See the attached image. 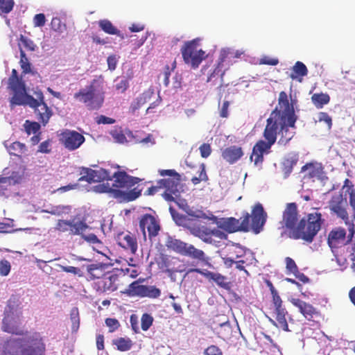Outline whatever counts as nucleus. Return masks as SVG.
<instances>
[{"label": "nucleus", "instance_id": "7c9ffc66", "mask_svg": "<svg viewBox=\"0 0 355 355\" xmlns=\"http://www.w3.org/2000/svg\"><path fill=\"white\" fill-rule=\"evenodd\" d=\"M98 25L105 33L110 35H116L120 36L121 38H123V35L121 34L120 31L114 26L110 21L107 19L100 20L98 21Z\"/></svg>", "mask_w": 355, "mask_h": 355}, {"label": "nucleus", "instance_id": "49530a36", "mask_svg": "<svg viewBox=\"0 0 355 355\" xmlns=\"http://www.w3.org/2000/svg\"><path fill=\"white\" fill-rule=\"evenodd\" d=\"M14 5V0H0V15L11 12Z\"/></svg>", "mask_w": 355, "mask_h": 355}, {"label": "nucleus", "instance_id": "6e6d98bb", "mask_svg": "<svg viewBox=\"0 0 355 355\" xmlns=\"http://www.w3.org/2000/svg\"><path fill=\"white\" fill-rule=\"evenodd\" d=\"M176 67V62L175 60L173 61L172 63L171 67H170L168 65H166L164 68V84L167 86L169 84V78L171 74V72L175 69Z\"/></svg>", "mask_w": 355, "mask_h": 355}, {"label": "nucleus", "instance_id": "f3484780", "mask_svg": "<svg viewBox=\"0 0 355 355\" xmlns=\"http://www.w3.org/2000/svg\"><path fill=\"white\" fill-rule=\"evenodd\" d=\"M139 227L144 237H146V230H147L150 239L157 236L160 230V225L158 220L149 214H146L141 216L139 220Z\"/></svg>", "mask_w": 355, "mask_h": 355}, {"label": "nucleus", "instance_id": "09e8293b", "mask_svg": "<svg viewBox=\"0 0 355 355\" xmlns=\"http://www.w3.org/2000/svg\"><path fill=\"white\" fill-rule=\"evenodd\" d=\"M19 46L22 45L27 51H34L37 47L33 40L24 35L20 36Z\"/></svg>", "mask_w": 355, "mask_h": 355}, {"label": "nucleus", "instance_id": "f257e3e1", "mask_svg": "<svg viewBox=\"0 0 355 355\" xmlns=\"http://www.w3.org/2000/svg\"><path fill=\"white\" fill-rule=\"evenodd\" d=\"M20 302L12 296L8 301L2 320V330L21 337H10L0 343V355H45L46 345L40 333L24 334L20 328Z\"/></svg>", "mask_w": 355, "mask_h": 355}, {"label": "nucleus", "instance_id": "5701e85b", "mask_svg": "<svg viewBox=\"0 0 355 355\" xmlns=\"http://www.w3.org/2000/svg\"><path fill=\"white\" fill-rule=\"evenodd\" d=\"M121 293L130 297L157 298L160 295V290H124Z\"/></svg>", "mask_w": 355, "mask_h": 355}, {"label": "nucleus", "instance_id": "cd10ccee", "mask_svg": "<svg viewBox=\"0 0 355 355\" xmlns=\"http://www.w3.org/2000/svg\"><path fill=\"white\" fill-rule=\"evenodd\" d=\"M36 98L31 95H25L24 105H28L31 107L35 110L40 107V105L44 101L43 93L41 91L35 92Z\"/></svg>", "mask_w": 355, "mask_h": 355}, {"label": "nucleus", "instance_id": "864d4df0", "mask_svg": "<svg viewBox=\"0 0 355 355\" xmlns=\"http://www.w3.org/2000/svg\"><path fill=\"white\" fill-rule=\"evenodd\" d=\"M129 87V80L126 78H122L120 80H116L115 84L116 90L121 94L124 93Z\"/></svg>", "mask_w": 355, "mask_h": 355}, {"label": "nucleus", "instance_id": "393cba45", "mask_svg": "<svg viewBox=\"0 0 355 355\" xmlns=\"http://www.w3.org/2000/svg\"><path fill=\"white\" fill-rule=\"evenodd\" d=\"M114 179L113 187L124 188L128 186L129 175L125 171H116L111 174V180Z\"/></svg>", "mask_w": 355, "mask_h": 355}, {"label": "nucleus", "instance_id": "a19ab883", "mask_svg": "<svg viewBox=\"0 0 355 355\" xmlns=\"http://www.w3.org/2000/svg\"><path fill=\"white\" fill-rule=\"evenodd\" d=\"M70 319L72 323L71 329L77 331L80 326L79 311L77 307H73L70 312Z\"/></svg>", "mask_w": 355, "mask_h": 355}, {"label": "nucleus", "instance_id": "0eeeda50", "mask_svg": "<svg viewBox=\"0 0 355 355\" xmlns=\"http://www.w3.org/2000/svg\"><path fill=\"white\" fill-rule=\"evenodd\" d=\"M198 38L186 42L181 48V53L186 64H191L192 68L198 67L205 58V52L198 49Z\"/></svg>", "mask_w": 355, "mask_h": 355}, {"label": "nucleus", "instance_id": "680f3d73", "mask_svg": "<svg viewBox=\"0 0 355 355\" xmlns=\"http://www.w3.org/2000/svg\"><path fill=\"white\" fill-rule=\"evenodd\" d=\"M46 17L44 14H37L33 17V24L35 27H42L45 25Z\"/></svg>", "mask_w": 355, "mask_h": 355}, {"label": "nucleus", "instance_id": "4be33fe9", "mask_svg": "<svg viewBox=\"0 0 355 355\" xmlns=\"http://www.w3.org/2000/svg\"><path fill=\"white\" fill-rule=\"evenodd\" d=\"M275 319L277 322V326L285 331H288V325L287 323L286 316L288 315V311L283 304L277 305L274 306Z\"/></svg>", "mask_w": 355, "mask_h": 355}, {"label": "nucleus", "instance_id": "bb28decb", "mask_svg": "<svg viewBox=\"0 0 355 355\" xmlns=\"http://www.w3.org/2000/svg\"><path fill=\"white\" fill-rule=\"evenodd\" d=\"M183 255L200 261H204L205 259V254L202 250H198L193 245H189L187 243Z\"/></svg>", "mask_w": 355, "mask_h": 355}, {"label": "nucleus", "instance_id": "e433bc0d", "mask_svg": "<svg viewBox=\"0 0 355 355\" xmlns=\"http://www.w3.org/2000/svg\"><path fill=\"white\" fill-rule=\"evenodd\" d=\"M113 344L116 346L119 351L125 352L132 347V342L130 338H119L113 340Z\"/></svg>", "mask_w": 355, "mask_h": 355}, {"label": "nucleus", "instance_id": "13d9d810", "mask_svg": "<svg viewBox=\"0 0 355 355\" xmlns=\"http://www.w3.org/2000/svg\"><path fill=\"white\" fill-rule=\"evenodd\" d=\"M11 269V266L8 260L3 259L0 261V275L1 276H7Z\"/></svg>", "mask_w": 355, "mask_h": 355}, {"label": "nucleus", "instance_id": "f8f14e48", "mask_svg": "<svg viewBox=\"0 0 355 355\" xmlns=\"http://www.w3.org/2000/svg\"><path fill=\"white\" fill-rule=\"evenodd\" d=\"M60 143L68 150L78 149L85 141V137L76 130H65L60 134Z\"/></svg>", "mask_w": 355, "mask_h": 355}, {"label": "nucleus", "instance_id": "39448f33", "mask_svg": "<svg viewBox=\"0 0 355 355\" xmlns=\"http://www.w3.org/2000/svg\"><path fill=\"white\" fill-rule=\"evenodd\" d=\"M263 135L266 141L259 140L252 148L250 159L254 161V165L262 164L263 154L269 153L271 146L275 143V129L273 125H270V121L266 125Z\"/></svg>", "mask_w": 355, "mask_h": 355}, {"label": "nucleus", "instance_id": "603ef678", "mask_svg": "<svg viewBox=\"0 0 355 355\" xmlns=\"http://www.w3.org/2000/svg\"><path fill=\"white\" fill-rule=\"evenodd\" d=\"M293 72L299 76H305L308 73L306 65L302 62L297 61L293 66Z\"/></svg>", "mask_w": 355, "mask_h": 355}, {"label": "nucleus", "instance_id": "20e7f679", "mask_svg": "<svg viewBox=\"0 0 355 355\" xmlns=\"http://www.w3.org/2000/svg\"><path fill=\"white\" fill-rule=\"evenodd\" d=\"M270 121V125H273L275 129V141L278 134L279 136L278 144L286 146L295 135L296 121L293 122L292 125L288 118H279L277 114H273L272 117H269L266 120V125H268Z\"/></svg>", "mask_w": 355, "mask_h": 355}, {"label": "nucleus", "instance_id": "1a4fd4ad", "mask_svg": "<svg viewBox=\"0 0 355 355\" xmlns=\"http://www.w3.org/2000/svg\"><path fill=\"white\" fill-rule=\"evenodd\" d=\"M94 191L99 193H107L120 202H130L139 198L141 194V190L135 187L128 191H123L110 187L109 183L99 184L94 187Z\"/></svg>", "mask_w": 355, "mask_h": 355}, {"label": "nucleus", "instance_id": "6e6552de", "mask_svg": "<svg viewBox=\"0 0 355 355\" xmlns=\"http://www.w3.org/2000/svg\"><path fill=\"white\" fill-rule=\"evenodd\" d=\"M346 201L343 197L342 194H335L332 196L329 202V207L331 213L336 214L338 218L343 219L345 224L347 225L348 230L349 231V239L353 238L355 230L354 224L352 221L349 220V215L345 208Z\"/></svg>", "mask_w": 355, "mask_h": 355}, {"label": "nucleus", "instance_id": "7ed1b4c3", "mask_svg": "<svg viewBox=\"0 0 355 355\" xmlns=\"http://www.w3.org/2000/svg\"><path fill=\"white\" fill-rule=\"evenodd\" d=\"M159 175L167 177L159 180L162 189L165 191L163 198L168 202H175L180 196L182 192L181 175L174 169H159Z\"/></svg>", "mask_w": 355, "mask_h": 355}, {"label": "nucleus", "instance_id": "37998d69", "mask_svg": "<svg viewBox=\"0 0 355 355\" xmlns=\"http://www.w3.org/2000/svg\"><path fill=\"white\" fill-rule=\"evenodd\" d=\"M25 132L27 135L36 134L40 129V125L37 122L26 120L24 124Z\"/></svg>", "mask_w": 355, "mask_h": 355}, {"label": "nucleus", "instance_id": "0e129e2a", "mask_svg": "<svg viewBox=\"0 0 355 355\" xmlns=\"http://www.w3.org/2000/svg\"><path fill=\"white\" fill-rule=\"evenodd\" d=\"M170 261L166 256L162 255L159 260L157 261V264L160 269L163 270L170 271L169 268Z\"/></svg>", "mask_w": 355, "mask_h": 355}, {"label": "nucleus", "instance_id": "aec40b11", "mask_svg": "<svg viewBox=\"0 0 355 355\" xmlns=\"http://www.w3.org/2000/svg\"><path fill=\"white\" fill-rule=\"evenodd\" d=\"M196 272L202 273V272H200L199 269H193V270H190L186 274V275L187 276L191 275V277H192L193 275H194ZM202 274L205 276V277L209 282L216 283V285L218 286L225 288L227 285V278L225 276H223L219 273L207 271V272H202Z\"/></svg>", "mask_w": 355, "mask_h": 355}, {"label": "nucleus", "instance_id": "f03ea898", "mask_svg": "<svg viewBox=\"0 0 355 355\" xmlns=\"http://www.w3.org/2000/svg\"><path fill=\"white\" fill-rule=\"evenodd\" d=\"M324 222L322 214L318 210L299 219L297 206L295 202L288 203L283 211V227L288 230V236L295 240L312 243Z\"/></svg>", "mask_w": 355, "mask_h": 355}, {"label": "nucleus", "instance_id": "58836bf2", "mask_svg": "<svg viewBox=\"0 0 355 355\" xmlns=\"http://www.w3.org/2000/svg\"><path fill=\"white\" fill-rule=\"evenodd\" d=\"M51 28L57 33H62L67 30V25L61 21L60 18L54 17L51 21Z\"/></svg>", "mask_w": 355, "mask_h": 355}, {"label": "nucleus", "instance_id": "72a5a7b5", "mask_svg": "<svg viewBox=\"0 0 355 355\" xmlns=\"http://www.w3.org/2000/svg\"><path fill=\"white\" fill-rule=\"evenodd\" d=\"M309 169V175L310 178H320L324 173L323 168L321 166H315L313 164H306L302 168V171Z\"/></svg>", "mask_w": 355, "mask_h": 355}, {"label": "nucleus", "instance_id": "69168bd1", "mask_svg": "<svg viewBox=\"0 0 355 355\" xmlns=\"http://www.w3.org/2000/svg\"><path fill=\"white\" fill-rule=\"evenodd\" d=\"M200 155L203 158L208 157L211 153V148L209 144L204 143L199 147Z\"/></svg>", "mask_w": 355, "mask_h": 355}, {"label": "nucleus", "instance_id": "4c0bfd02", "mask_svg": "<svg viewBox=\"0 0 355 355\" xmlns=\"http://www.w3.org/2000/svg\"><path fill=\"white\" fill-rule=\"evenodd\" d=\"M94 182H100L103 180H111V173L109 171L101 168L98 170H94Z\"/></svg>", "mask_w": 355, "mask_h": 355}, {"label": "nucleus", "instance_id": "473e14b6", "mask_svg": "<svg viewBox=\"0 0 355 355\" xmlns=\"http://www.w3.org/2000/svg\"><path fill=\"white\" fill-rule=\"evenodd\" d=\"M311 101L317 108L320 109L329 103L330 96L328 94L315 93L312 95Z\"/></svg>", "mask_w": 355, "mask_h": 355}, {"label": "nucleus", "instance_id": "ea45409f", "mask_svg": "<svg viewBox=\"0 0 355 355\" xmlns=\"http://www.w3.org/2000/svg\"><path fill=\"white\" fill-rule=\"evenodd\" d=\"M148 95L147 94H141L138 97L135 98V100L131 103L130 109L134 112L136 110H139L141 107H142L144 104L147 103Z\"/></svg>", "mask_w": 355, "mask_h": 355}, {"label": "nucleus", "instance_id": "c756f323", "mask_svg": "<svg viewBox=\"0 0 355 355\" xmlns=\"http://www.w3.org/2000/svg\"><path fill=\"white\" fill-rule=\"evenodd\" d=\"M10 155L21 157L26 151V146L19 141H15L9 146H6Z\"/></svg>", "mask_w": 355, "mask_h": 355}, {"label": "nucleus", "instance_id": "9b49d317", "mask_svg": "<svg viewBox=\"0 0 355 355\" xmlns=\"http://www.w3.org/2000/svg\"><path fill=\"white\" fill-rule=\"evenodd\" d=\"M250 216L248 212L241 218L240 220L234 217H230L223 219L221 223V227L230 233H233L239 231L249 232L250 231Z\"/></svg>", "mask_w": 355, "mask_h": 355}, {"label": "nucleus", "instance_id": "6ab92c4d", "mask_svg": "<svg viewBox=\"0 0 355 355\" xmlns=\"http://www.w3.org/2000/svg\"><path fill=\"white\" fill-rule=\"evenodd\" d=\"M117 244L125 250L135 254L137 250V241L135 235L130 232H119L115 237Z\"/></svg>", "mask_w": 355, "mask_h": 355}, {"label": "nucleus", "instance_id": "c03bdc74", "mask_svg": "<svg viewBox=\"0 0 355 355\" xmlns=\"http://www.w3.org/2000/svg\"><path fill=\"white\" fill-rule=\"evenodd\" d=\"M20 65L24 73L31 72V64L22 49H20Z\"/></svg>", "mask_w": 355, "mask_h": 355}, {"label": "nucleus", "instance_id": "5fc2aeb1", "mask_svg": "<svg viewBox=\"0 0 355 355\" xmlns=\"http://www.w3.org/2000/svg\"><path fill=\"white\" fill-rule=\"evenodd\" d=\"M153 318L148 313H144L141 318V326L143 331H147L153 324Z\"/></svg>", "mask_w": 355, "mask_h": 355}, {"label": "nucleus", "instance_id": "b1692460", "mask_svg": "<svg viewBox=\"0 0 355 355\" xmlns=\"http://www.w3.org/2000/svg\"><path fill=\"white\" fill-rule=\"evenodd\" d=\"M165 245L168 250H172L178 254L183 255L185 248L187 247V243L168 236L165 242Z\"/></svg>", "mask_w": 355, "mask_h": 355}, {"label": "nucleus", "instance_id": "a18cd8bd", "mask_svg": "<svg viewBox=\"0 0 355 355\" xmlns=\"http://www.w3.org/2000/svg\"><path fill=\"white\" fill-rule=\"evenodd\" d=\"M11 89L15 93H21L26 92V87L24 83L21 79H15L10 80Z\"/></svg>", "mask_w": 355, "mask_h": 355}, {"label": "nucleus", "instance_id": "774afa93", "mask_svg": "<svg viewBox=\"0 0 355 355\" xmlns=\"http://www.w3.org/2000/svg\"><path fill=\"white\" fill-rule=\"evenodd\" d=\"M111 135L114 139L119 143L123 144L127 140L126 137L121 131L114 130Z\"/></svg>", "mask_w": 355, "mask_h": 355}, {"label": "nucleus", "instance_id": "de8ad7c7", "mask_svg": "<svg viewBox=\"0 0 355 355\" xmlns=\"http://www.w3.org/2000/svg\"><path fill=\"white\" fill-rule=\"evenodd\" d=\"M94 170L89 168H83L80 174L82 176L79 178L78 181H85L88 183L94 182Z\"/></svg>", "mask_w": 355, "mask_h": 355}, {"label": "nucleus", "instance_id": "c9c22d12", "mask_svg": "<svg viewBox=\"0 0 355 355\" xmlns=\"http://www.w3.org/2000/svg\"><path fill=\"white\" fill-rule=\"evenodd\" d=\"M232 330L229 321H225L220 324V328L218 331V335L223 340L230 339L232 337Z\"/></svg>", "mask_w": 355, "mask_h": 355}, {"label": "nucleus", "instance_id": "412c9836", "mask_svg": "<svg viewBox=\"0 0 355 355\" xmlns=\"http://www.w3.org/2000/svg\"><path fill=\"white\" fill-rule=\"evenodd\" d=\"M243 155L241 147L232 146L226 148L222 153L223 158L230 164L237 162Z\"/></svg>", "mask_w": 355, "mask_h": 355}, {"label": "nucleus", "instance_id": "f704fd0d", "mask_svg": "<svg viewBox=\"0 0 355 355\" xmlns=\"http://www.w3.org/2000/svg\"><path fill=\"white\" fill-rule=\"evenodd\" d=\"M214 234H215L214 230H211L205 227H199L196 230V235L206 243L212 242V236Z\"/></svg>", "mask_w": 355, "mask_h": 355}, {"label": "nucleus", "instance_id": "9d476101", "mask_svg": "<svg viewBox=\"0 0 355 355\" xmlns=\"http://www.w3.org/2000/svg\"><path fill=\"white\" fill-rule=\"evenodd\" d=\"M288 300L295 307H297L300 313L308 320L317 322L322 318L320 311L313 306L311 304L307 303L295 295H291Z\"/></svg>", "mask_w": 355, "mask_h": 355}, {"label": "nucleus", "instance_id": "79ce46f5", "mask_svg": "<svg viewBox=\"0 0 355 355\" xmlns=\"http://www.w3.org/2000/svg\"><path fill=\"white\" fill-rule=\"evenodd\" d=\"M199 175L198 177H193L191 178V182L196 185L199 184L202 181H207L208 180V176L207 175L206 171H205V166L204 164H201L199 166L198 168Z\"/></svg>", "mask_w": 355, "mask_h": 355}, {"label": "nucleus", "instance_id": "2eb2a0df", "mask_svg": "<svg viewBox=\"0 0 355 355\" xmlns=\"http://www.w3.org/2000/svg\"><path fill=\"white\" fill-rule=\"evenodd\" d=\"M89 229V225L83 220L75 221L74 220H58L55 230L60 232H66L69 231L71 235H76L85 232Z\"/></svg>", "mask_w": 355, "mask_h": 355}, {"label": "nucleus", "instance_id": "a878e982", "mask_svg": "<svg viewBox=\"0 0 355 355\" xmlns=\"http://www.w3.org/2000/svg\"><path fill=\"white\" fill-rule=\"evenodd\" d=\"M35 112L38 115V119L45 125L49 121L52 115L51 110L47 106L46 103L44 101L39 107L35 110Z\"/></svg>", "mask_w": 355, "mask_h": 355}, {"label": "nucleus", "instance_id": "052dcab7", "mask_svg": "<svg viewBox=\"0 0 355 355\" xmlns=\"http://www.w3.org/2000/svg\"><path fill=\"white\" fill-rule=\"evenodd\" d=\"M285 262L286 265V269L289 272L293 274L298 272V268L293 259L291 257H286L285 259Z\"/></svg>", "mask_w": 355, "mask_h": 355}, {"label": "nucleus", "instance_id": "3c124183", "mask_svg": "<svg viewBox=\"0 0 355 355\" xmlns=\"http://www.w3.org/2000/svg\"><path fill=\"white\" fill-rule=\"evenodd\" d=\"M298 154L296 153H291L288 155V156L285 158L284 164L285 166L288 167L290 169H292L293 167L296 165L298 161Z\"/></svg>", "mask_w": 355, "mask_h": 355}, {"label": "nucleus", "instance_id": "423d86ee", "mask_svg": "<svg viewBox=\"0 0 355 355\" xmlns=\"http://www.w3.org/2000/svg\"><path fill=\"white\" fill-rule=\"evenodd\" d=\"M96 80H93L86 89H80L75 93L74 98L84 103L89 110H97L101 107L104 101V94L95 88Z\"/></svg>", "mask_w": 355, "mask_h": 355}, {"label": "nucleus", "instance_id": "338daca9", "mask_svg": "<svg viewBox=\"0 0 355 355\" xmlns=\"http://www.w3.org/2000/svg\"><path fill=\"white\" fill-rule=\"evenodd\" d=\"M205 355H223L220 349L216 345H210L205 350Z\"/></svg>", "mask_w": 355, "mask_h": 355}, {"label": "nucleus", "instance_id": "ddd939ff", "mask_svg": "<svg viewBox=\"0 0 355 355\" xmlns=\"http://www.w3.org/2000/svg\"><path fill=\"white\" fill-rule=\"evenodd\" d=\"M250 216V230L256 234L260 233L263 229L268 216L261 203L258 202L252 207Z\"/></svg>", "mask_w": 355, "mask_h": 355}, {"label": "nucleus", "instance_id": "8fccbe9b", "mask_svg": "<svg viewBox=\"0 0 355 355\" xmlns=\"http://www.w3.org/2000/svg\"><path fill=\"white\" fill-rule=\"evenodd\" d=\"M69 210V207L63 205H58L51 207L50 209H44L42 212L48 213L54 216H61L66 212V210Z\"/></svg>", "mask_w": 355, "mask_h": 355}, {"label": "nucleus", "instance_id": "e2e57ef3", "mask_svg": "<svg viewBox=\"0 0 355 355\" xmlns=\"http://www.w3.org/2000/svg\"><path fill=\"white\" fill-rule=\"evenodd\" d=\"M346 192L349 194V202L350 206L352 207L354 210V214L355 213V189L354 186L352 185L349 187L348 189L346 190Z\"/></svg>", "mask_w": 355, "mask_h": 355}, {"label": "nucleus", "instance_id": "bf43d9fd", "mask_svg": "<svg viewBox=\"0 0 355 355\" xmlns=\"http://www.w3.org/2000/svg\"><path fill=\"white\" fill-rule=\"evenodd\" d=\"M105 324L109 327L110 332L116 331L120 327L119 322L116 318H106Z\"/></svg>", "mask_w": 355, "mask_h": 355}, {"label": "nucleus", "instance_id": "a211bd4d", "mask_svg": "<svg viewBox=\"0 0 355 355\" xmlns=\"http://www.w3.org/2000/svg\"><path fill=\"white\" fill-rule=\"evenodd\" d=\"M96 264H91L87 266V271L93 278H97L96 284L98 288H116L112 285V282L116 279V276L110 274H104L102 277H97L94 272L98 270Z\"/></svg>", "mask_w": 355, "mask_h": 355}, {"label": "nucleus", "instance_id": "4d7b16f0", "mask_svg": "<svg viewBox=\"0 0 355 355\" xmlns=\"http://www.w3.org/2000/svg\"><path fill=\"white\" fill-rule=\"evenodd\" d=\"M25 95H28L26 92L15 93L14 96L11 98V103L14 105H24Z\"/></svg>", "mask_w": 355, "mask_h": 355}, {"label": "nucleus", "instance_id": "4468645a", "mask_svg": "<svg viewBox=\"0 0 355 355\" xmlns=\"http://www.w3.org/2000/svg\"><path fill=\"white\" fill-rule=\"evenodd\" d=\"M279 110L275 108L270 114L269 117H272L273 114L280 118H288L291 124L293 125V122L297 121V116L295 114V110L293 105H290L287 95L284 92H281L279 96Z\"/></svg>", "mask_w": 355, "mask_h": 355}, {"label": "nucleus", "instance_id": "2f4dec72", "mask_svg": "<svg viewBox=\"0 0 355 355\" xmlns=\"http://www.w3.org/2000/svg\"><path fill=\"white\" fill-rule=\"evenodd\" d=\"M226 52H221L219 58V61L217 66L214 69L213 72L209 75L207 78V82H210L212 78H214L216 76H220L221 80H223V76L225 74V71H223V63L225 62L226 58Z\"/></svg>", "mask_w": 355, "mask_h": 355}, {"label": "nucleus", "instance_id": "dca6fc26", "mask_svg": "<svg viewBox=\"0 0 355 355\" xmlns=\"http://www.w3.org/2000/svg\"><path fill=\"white\" fill-rule=\"evenodd\" d=\"M347 236V232L345 228L336 227L333 228L328 234L327 243L331 248H338L343 245H346L352 242V238L349 239V231Z\"/></svg>", "mask_w": 355, "mask_h": 355}, {"label": "nucleus", "instance_id": "c85d7f7f", "mask_svg": "<svg viewBox=\"0 0 355 355\" xmlns=\"http://www.w3.org/2000/svg\"><path fill=\"white\" fill-rule=\"evenodd\" d=\"M227 254L230 255V259L232 261V259H237L245 255V250L239 244H232L226 247Z\"/></svg>", "mask_w": 355, "mask_h": 355}]
</instances>
